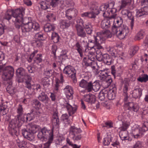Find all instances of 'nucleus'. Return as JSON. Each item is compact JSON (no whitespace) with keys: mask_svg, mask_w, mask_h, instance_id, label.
<instances>
[{"mask_svg":"<svg viewBox=\"0 0 148 148\" xmlns=\"http://www.w3.org/2000/svg\"><path fill=\"white\" fill-rule=\"evenodd\" d=\"M119 136L122 140L129 139L127 138L128 134L127 131H120L119 132Z\"/></svg>","mask_w":148,"mask_h":148,"instance_id":"72a5a7b5","label":"nucleus"},{"mask_svg":"<svg viewBox=\"0 0 148 148\" xmlns=\"http://www.w3.org/2000/svg\"><path fill=\"white\" fill-rule=\"evenodd\" d=\"M43 35L42 34L40 33H37L36 34L35 36V39L38 40H44L43 38Z\"/></svg>","mask_w":148,"mask_h":148,"instance_id":"09e8293b","label":"nucleus"},{"mask_svg":"<svg viewBox=\"0 0 148 148\" xmlns=\"http://www.w3.org/2000/svg\"><path fill=\"white\" fill-rule=\"evenodd\" d=\"M57 49V46L53 45L51 47V53L53 55L54 57L56 58V52Z\"/></svg>","mask_w":148,"mask_h":148,"instance_id":"6e6d98bb","label":"nucleus"},{"mask_svg":"<svg viewBox=\"0 0 148 148\" xmlns=\"http://www.w3.org/2000/svg\"><path fill=\"white\" fill-rule=\"evenodd\" d=\"M75 11L73 9H69L66 11V16L68 17L69 19L71 20L73 16H75Z\"/></svg>","mask_w":148,"mask_h":148,"instance_id":"c85d7f7f","label":"nucleus"},{"mask_svg":"<svg viewBox=\"0 0 148 148\" xmlns=\"http://www.w3.org/2000/svg\"><path fill=\"white\" fill-rule=\"evenodd\" d=\"M106 30L103 32L97 33L96 36H94V40H90L88 41L87 47L90 50H93L95 52L96 49H103V47L101 44L104 41L105 39L102 35L105 34Z\"/></svg>","mask_w":148,"mask_h":148,"instance_id":"f257e3e1","label":"nucleus"},{"mask_svg":"<svg viewBox=\"0 0 148 148\" xmlns=\"http://www.w3.org/2000/svg\"><path fill=\"white\" fill-rule=\"evenodd\" d=\"M129 126V125L126 122H123L122 125L119 128L120 131H126Z\"/></svg>","mask_w":148,"mask_h":148,"instance_id":"49530a36","label":"nucleus"},{"mask_svg":"<svg viewBox=\"0 0 148 148\" xmlns=\"http://www.w3.org/2000/svg\"><path fill=\"white\" fill-rule=\"evenodd\" d=\"M3 71L2 78L3 80H7L13 76L14 70L11 66H5V65H0V71Z\"/></svg>","mask_w":148,"mask_h":148,"instance_id":"39448f33","label":"nucleus"},{"mask_svg":"<svg viewBox=\"0 0 148 148\" xmlns=\"http://www.w3.org/2000/svg\"><path fill=\"white\" fill-rule=\"evenodd\" d=\"M142 146V142L139 141L137 142L134 145L133 148H141Z\"/></svg>","mask_w":148,"mask_h":148,"instance_id":"338daca9","label":"nucleus"},{"mask_svg":"<svg viewBox=\"0 0 148 148\" xmlns=\"http://www.w3.org/2000/svg\"><path fill=\"white\" fill-rule=\"evenodd\" d=\"M73 71H75L74 69L70 65L66 66L63 70L64 73L68 75H70L73 73Z\"/></svg>","mask_w":148,"mask_h":148,"instance_id":"7c9ffc66","label":"nucleus"},{"mask_svg":"<svg viewBox=\"0 0 148 148\" xmlns=\"http://www.w3.org/2000/svg\"><path fill=\"white\" fill-rule=\"evenodd\" d=\"M22 131L23 135L25 138L30 141H32L34 139V135L28 130L23 129Z\"/></svg>","mask_w":148,"mask_h":148,"instance_id":"dca6fc26","label":"nucleus"},{"mask_svg":"<svg viewBox=\"0 0 148 148\" xmlns=\"http://www.w3.org/2000/svg\"><path fill=\"white\" fill-rule=\"evenodd\" d=\"M99 9L98 6L96 5L93 4L90 7L91 11L96 15H97L99 13Z\"/></svg>","mask_w":148,"mask_h":148,"instance_id":"473e14b6","label":"nucleus"},{"mask_svg":"<svg viewBox=\"0 0 148 148\" xmlns=\"http://www.w3.org/2000/svg\"><path fill=\"white\" fill-rule=\"evenodd\" d=\"M144 35V33L143 31L139 32L135 37V38L136 40H140L143 38Z\"/></svg>","mask_w":148,"mask_h":148,"instance_id":"c03bdc74","label":"nucleus"},{"mask_svg":"<svg viewBox=\"0 0 148 148\" xmlns=\"http://www.w3.org/2000/svg\"><path fill=\"white\" fill-rule=\"evenodd\" d=\"M16 75L19 77L27 75V74L25 73V70L22 67H20L16 70Z\"/></svg>","mask_w":148,"mask_h":148,"instance_id":"c756f323","label":"nucleus"},{"mask_svg":"<svg viewBox=\"0 0 148 148\" xmlns=\"http://www.w3.org/2000/svg\"><path fill=\"white\" fill-rule=\"evenodd\" d=\"M131 2V0H122L121 6L124 7L127 5L130 4Z\"/></svg>","mask_w":148,"mask_h":148,"instance_id":"864d4df0","label":"nucleus"},{"mask_svg":"<svg viewBox=\"0 0 148 148\" xmlns=\"http://www.w3.org/2000/svg\"><path fill=\"white\" fill-rule=\"evenodd\" d=\"M65 91L66 92V95L69 97H71L73 94V90L72 89L67 90Z\"/></svg>","mask_w":148,"mask_h":148,"instance_id":"0e129e2a","label":"nucleus"},{"mask_svg":"<svg viewBox=\"0 0 148 148\" xmlns=\"http://www.w3.org/2000/svg\"><path fill=\"white\" fill-rule=\"evenodd\" d=\"M41 112L39 110L36 108L32 109L31 110L30 114L32 120L34 119L35 117L39 116Z\"/></svg>","mask_w":148,"mask_h":148,"instance_id":"b1692460","label":"nucleus"},{"mask_svg":"<svg viewBox=\"0 0 148 148\" xmlns=\"http://www.w3.org/2000/svg\"><path fill=\"white\" fill-rule=\"evenodd\" d=\"M106 90H104L100 92L99 93V98L101 101L104 100L105 98V96H106Z\"/></svg>","mask_w":148,"mask_h":148,"instance_id":"37998d69","label":"nucleus"},{"mask_svg":"<svg viewBox=\"0 0 148 148\" xmlns=\"http://www.w3.org/2000/svg\"><path fill=\"white\" fill-rule=\"evenodd\" d=\"M116 88L113 87L112 89L106 90V96L109 100H113L114 99L115 96V93L116 92Z\"/></svg>","mask_w":148,"mask_h":148,"instance_id":"f3484780","label":"nucleus"},{"mask_svg":"<svg viewBox=\"0 0 148 148\" xmlns=\"http://www.w3.org/2000/svg\"><path fill=\"white\" fill-rule=\"evenodd\" d=\"M41 8L42 9L45 10L48 8V5L47 4L46 2L42 1L40 3Z\"/></svg>","mask_w":148,"mask_h":148,"instance_id":"4d7b16f0","label":"nucleus"},{"mask_svg":"<svg viewBox=\"0 0 148 148\" xmlns=\"http://www.w3.org/2000/svg\"><path fill=\"white\" fill-rule=\"evenodd\" d=\"M18 146L19 148H25L27 147V143L23 140Z\"/></svg>","mask_w":148,"mask_h":148,"instance_id":"774afa93","label":"nucleus"},{"mask_svg":"<svg viewBox=\"0 0 148 148\" xmlns=\"http://www.w3.org/2000/svg\"><path fill=\"white\" fill-rule=\"evenodd\" d=\"M38 98L40 101L45 103H47L49 100V98L47 95L42 91L39 95Z\"/></svg>","mask_w":148,"mask_h":148,"instance_id":"5701e85b","label":"nucleus"},{"mask_svg":"<svg viewBox=\"0 0 148 148\" xmlns=\"http://www.w3.org/2000/svg\"><path fill=\"white\" fill-rule=\"evenodd\" d=\"M95 71V75L99 77L101 80L104 81L105 79V77L109 76L108 73L106 70H101L98 71L97 69H96Z\"/></svg>","mask_w":148,"mask_h":148,"instance_id":"4468645a","label":"nucleus"},{"mask_svg":"<svg viewBox=\"0 0 148 148\" xmlns=\"http://www.w3.org/2000/svg\"><path fill=\"white\" fill-rule=\"evenodd\" d=\"M71 74L70 76L71 77L72 79L73 80V82L74 83H76L77 80V79L75 77L76 75V72L75 71H73V73H72Z\"/></svg>","mask_w":148,"mask_h":148,"instance_id":"bf43d9fd","label":"nucleus"},{"mask_svg":"<svg viewBox=\"0 0 148 148\" xmlns=\"http://www.w3.org/2000/svg\"><path fill=\"white\" fill-rule=\"evenodd\" d=\"M82 130L80 128H77L75 126H71L69 128V134L71 138L74 141L81 140L82 135L81 133Z\"/></svg>","mask_w":148,"mask_h":148,"instance_id":"0eeeda50","label":"nucleus"},{"mask_svg":"<svg viewBox=\"0 0 148 148\" xmlns=\"http://www.w3.org/2000/svg\"><path fill=\"white\" fill-rule=\"evenodd\" d=\"M46 17L48 20L50 21L53 20V19L55 20L56 17L53 13H50L48 14L47 16Z\"/></svg>","mask_w":148,"mask_h":148,"instance_id":"603ef678","label":"nucleus"},{"mask_svg":"<svg viewBox=\"0 0 148 148\" xmlns=\"http://www.w3.org/2000/svg\"><path fill=\"white\" fill-rule=\"evenodd\" d=\"M51 122L53 128H58L59 127L60 122L58 116V112L57 110L53 112Z\"/></svg>","mask_w":148,"mask_h":148,"instance_id":"9b49d317","label":"nucleus"},{"mask_svg":"<svg viewBox=\"0 0 148 148\" xmlns=\"http://www.w3.org/2000/svg\"><path fill=\"white\" fill-rule=\"evenodd\" d=\"M148 130V123L147 122H144L141 128V130L145 132Z\"/></svg>","mask_w":148,"mask_h":148,"instance_id":"5fc2aeb1","label":"nucleus"},{"mask_svg":"<svg viewBox=\"0 0 148 148\" xmlns=\"http://www.w3.org/2000/svg\"><path fill=\"white\" fill-rule=\"evenodd\" d=\"M27 129L34 135V134L36 132L37 130L38 129V126L36 125H31Z\"/></svg>","mask_w":148,"mask_h":148,"instance_id":"ea45409f","label":"nucleus"},{"mask_svg":"<svg viewBox=\"0 0 148 148\" xmlns=\"http://www.w3.org/2000/svg\"><path fill=\"white\" fill-rule=\"evenodd\" d=\"M60 37L58 34L56 33H52L51 39L54 43H57L59 41Z\"/></svg>","mask_w":148,"mask_h":148,"instance_id":"4c0bfd02","label":"nucleus"},{"mask_svg":"<svg viewBox=\"0 0 148 148\" xmlns=\"http://www.w3.org/2000/svg\"><path fill=\"white\" fill-rule=\"evenodd\" d=\"M118 30L113 34H116L120 39H122L125 38L129 32L128 27L125 25H123L122 27L118 28Z\"/></svg>","mask_w":148,"mask_h":148,"instance_id":"9d476101","label":"nucleus"},{"mask_svg":"<svg viewBox=\"0 0 148 148\" xmlns=\"http://www.w3.org/2000/svg\"><path fill=\"white\" fill-rule=\"evenodd\" d=\"M77 27L76 28L78 36L82 38L86 37V34L83 27L80 26Z\"/></svg>","mask_w":148,"mask_h":148,"instance_id":"cd10ccee","label":"nucleus"},{"mask_svg":"<svg viewBox=\"0 0 148 148\" xmlns=\"http://www.w3.org/2000/svg\"><path fill=\"white\" fill-rule=\"evenodd\" d=\"M42 54H40L37 55L36 57L34 59V63L38 64L42 62Z\"/></svg>","mask_w":148,"mask_h":148,"instance_id":"a19ab883","label":"nucleus"},{"mask_svg":"<svg viewBox=\"0 0 148 148\" xmlns=\"http://www.w3.org/2000/svg\"><path fill=\"white\" fill-rule=\"evenodd\" d=\"M62 120L63 121H66V124H69L70 123L69 120V116L67 114H63L62 116Z\"/></svg>","mask_w":148,"mask_h":148,"instance_id":"8fccbe9b","label":"nucleus"},{"mask_svg":"<svg viewBox=\"0 0 148 148\" xmlns=\"http://www.w3.org/2000/svg\"><path fill=\"white\" fill-rule=\"evenodd\" d=\"M37 136L38 138L42 141H45L49 138V140L44 144L43 148H49L53 139V132L52 131L48 130L44 127L38 131Z\"/></svg>","mask_w":148,"mask_h":148,"instance_id":"f03ea898","label":"nucleus"},{"mask_svg":"<svg viewBox=\"0 0 148 148\" xmlns=\"http://www.w3.org/2000/svg\"><path fill=\"white\" fill-rule=\"evenodd\" d=\"M11 78H12L7 80H4L8 81L7 82L9 84L6 88V90L7 92L9 93L12 96L15 93V89L12 86V82L11 80Z\"/></svg>","mask_w":148,"mask_h":148,"instance_id":"6ab92c4d","label":"nucleus"},{"mask_svg":"<svg viewBox=\"0 0 148 148\" xmlns=\"http://www.w3.org/2000/svg\"><path fill=\"white\" fill-rule=\"evenodd\" d=\"M104 80L103 83L106 88L108 87L111 84L112 82V79L110 78L106 77Z\"/></svg>","mask_w":148,"mask_h":148,"instance_id":"58836bf2","label":"nucleus"},{"mask_svg":"<svg viewBox=\"0 0 148 148\" xmlns=\"http://www.w3.org/2000/svg\"><path fill=\"white\" fill-rule=\"evenodd\" d=\"M23 110L22 105L19 104L17 109V113L18 114L17 115H20L23 114Z\"/></svg>","mask_w":148,"mask_h":148,"instance_id":"e2e57ef3","label":"nucleus"},{"mask_svg":"<svg viewBox=\"0 0 148 148\" xmlns=\"http://www.w3.org/2000/svg\"><path fill=\"white\" fill-rule=\"evenodd\" d=\"M132 94L133 97L135 99L139 98L142 94V90L140 88H135Z\"/></svg>","mask_w":148,"mask_h":148,"instance_id":"4be33fe9","label":"nucleus"},{"mask_svg":"<svg viewBox=\"0 0 148 148\" xmlns=\"http://www.w3.org/2000/svg\"><path fill=\"white\" fill-rule=\"evenodd\" d=\"M70 20L69 19L61 20L60 23V27L63 29L68 28L72 23Z\"/></svg>","mask_w":148,"mask_h":148,"instance_id":"aec40b11","label":"nucleus"},{"mask_svg":"<svg viewBox=\"0 0 148 148\" xmlns=\"http://www.w3.org/2000/svg\"><path fill=\"white\" fill-rule=\"evenodd\" d=\"M91 61L88 58V59L87 60L86 57H84L83 60L82 64L83 66H90L92 63V62H90V64L89 63V61Z\"/></svg>","mask_w":148,"mask_h":148,"instance_id":"a18cd8bd","label":"nucleus"},{"mask_svg":"<svg viewBox=\"0 0 148 148\" xmlns=\"http://www.w3.org/2000/svg\"><path fill=\"white\" fill-rule=\"evenodd\" d=\"M22 17V23L24 25L22 27L23 32H28L32 30H37L39 28V24L36 22H29L28 18H23Z\"/></svg>","mask_w":148,"mask_h":148,"instance_id":"7ed1b4c3","label":"nucleus"},{"mask_svg":"<svg viewBox=\"0 0 148 148\" xmlns=\"http://www.w3.org/2000/svg\"><path fill=\"white\" fill-rule=\"evenodd\" d=\"M30 116L29 113L27 114V115L23 114L20 115H17L16 118L12 120V123L13 124V125L14 126H15V125L20 127L25 121H30L32 120Z\"/></svg>","mask_w":148,"mask_h":148,"instance_id":"423d86ee","label":"nucleus"},{"mask_svg":"<svg viewBox=\"0 0 148 148\" xmlns=\"http://www.w3.org/2000/svg\"><path fill=\"white\" fill-rule=\"evenodd\" d=\"M101 26L102 29H105L106 30L110 27V21L108 19L103 20L101 23Z\"/></svg>","mask_w":148,"mask_h":148,"instance_id":"bb28decb","label":"nucleus"},{"mask_svg":"<svg viewBox=\"0 0 148 148\" xmlns=\"http://www.w3.org/2000/svg\"><path fill=\"white\" fill-rule=\"evenodd\" d=\"M84 100L91 104L94 103L96 101V97L95 95L90 94L86 95L84 96Z\"/></svg>","mask_w":148,"mask_h":148,"instance_id":"a211bd4d","label":"nucleus"},{"mask_svg":"<svg viewBox=\"0 0 148 148\" xmlns=\"http://www.w3.org/2000/svg\"><path fill=\"white\" fill-rule=\"evenodd\" d=\"M32 103L33 105H35L37 107H39L41 105L40 103L36 99H34L32 101Z\"/></svg>","mask_w":148,"mask_h":148,"instance_id":"680f3d73","label":"nucleus"},{"mask_svg":"<svg viewBox=\"0 0 148 148\" xmlns=\"http://www.w3.org/2000/svg\"><path fill=\"white\" fill-rule=\"evenodd\" d=\"M25 87L28 88V92L29 94L31 95L34 93V89H35L34 85H32L30 82L28 81H25Z\"/></svg>","mask_w":148,"mask_h":148,"instance_id":"393cba45","label":"nucleus"},{"mask_svg":"<svg viewBox=\"0 0 148 148\" xmlns=\"http://www.w3.org/2000/svg\"><path fill=\"white\" fill-rule=\"evenodd\" d=\"M124 101L125 102L124 107L126 109L131 111L137 112L139 108L138 105L133 102H127L128 99L127 94H125Z\"/></svg>","mask_w":148,"mask_h":148,"instance_id":"6e6552de","label":"nucleus"},{"mask_svg":"<svg viewBox=\"0 0 148 148\" xmlns=\"http://www.w3.org/2000/svg\"><path fill=\"white\" fill-rule=\"evenodd\" d=\"M66 107L69 112V116L73 114L77 109L76 106L74 105L73 107L69 103H67Z\"/></svg>","mask_w":148,"mask_h":148,"instance_id":"412c9836","label":"nucleus"},{"mask_svg":"<svg viewBox=\"0 0 148 148\" xmlns=\"http://www.w3.org/2000/svg\"><path fill=\"white\" fill-rule=\"evenodd\" d=\"M13 124L12 123V121L9 124V126L10 129V133L12 135H13L14 134V133L16 132V130L18 129L17 127H19L18 126H16L15 125V126L13 125Z\"/></svg>","mask_w":148,"mask_h":148,"instance_id":"e433bc0d","label":"nucleus"},{"mask_svg":"<svg viewBox=\"0 0 148 148\" xmlns=\"http://www.w3.org/2000/svg\"><path fill=\"white\" fill-rule=\"evenodd\" d=\"M98 60L101 61H103L104 62L108 65H110L112 62V56L108 54H104L102 55V58H97Z\"/></svg>","mask_w":148,"mask_h":148,"instance_id":"ddd939ff","label":"nucleus"},{"mask_svg":"<svg viewBox=\"0 0 148 148\" xmlns=\"http://www.w3.org/2000/svg\"><path fill=\"white\" fill-rule=\"evenodd\" d=\"M25 10L24 8H21L12 11L13 18L12 21L14 23L16 27L18 29H19L21 27L22 28L23 26H22V18L25 13Z\"/></svg>","mask_w":148,"mask_h":148,"instance_id":"20e7f679","label":"nucleus"},{"mask_svg":"<svg viewBox=\"0 0 148 148\" xmlns=\"http://www.w3.org/2000/svg\"><path fill=\"white\" fill-rule=\"evenodd\" d=\"M85 28L87 34L90 35L92 32V26L90 24L86 25Z\"/></svg>","mask_w":148,"mask_h":148,"instance_id":"79ce46f5","label":"nucleus"},{"mask_svg":"<svg viewBox=\"0 0 148 148\" xmlns=\"http://www.w3.org/2000/svg\"><path fill=\"white\" fill-rule=\"evenodd\" d=\"M127 16L128 18L131 20L130 25L131 28L132 29L134 26V16L133 15L132 13L130 12H129Z\"/></svg>","mask_w":148,"mask_h":148,"instance_id":"c9c22d12","label":"nucleus"},{"mask_svg":"<svg viewBox=\"0 0 148 148\" xmlns=\"http://www.w3.org/2000/svg\"><path fill=\"white\" fill-rule=\"evenodd\" d=\"M79 85L80 87L86 89L89 92L91 88V82H88L83 79L79 82Z\"/></svg>","mask_w":148,"mask_h":148,"instance_id":"2eb2a0df","label":"nucleus"},{"mask_svg":"<svg viewBox=\"0 0 148 148\" xmlns=\"http://www.w3.org/2000/svg\"><path fill=\"white\" fill-rule=\"evenodd\" d=\"M58 0H51L50 3V5L53 8H54L57 6Z\"/></svg>","mask_w":148,"mask_h":148,"instance_id":"052dcab7","label":"nucleus"},{"mask_svg":"<svg viewBox=\"0 0 148 148\" xmlns=\"http://www.w3.org/2000/svg\"><path fill=\"white\" fill-rule=\"evenodd\" d=\"M140 4L142 6H144L140 9L136 10V16L137 17L148 14V7L147 6L148 5V0H142Z\"/></svg>","mask_w":148,"mask_h":148,"instance_id":"1a4fd4ad","label":"nucleus"},{"mask_svg":"<svg viewBox=\"0 0 148 148\" xmlns=\"http://www.w3.org/2000/svg\"><path fill=\"white\" fill-rule=\"evenodd\" d=\"M77 24L76 25V28H77V27L79 26L82 27L83 24V21L82 19H78L77 21Z\"/></svg>","mask_w":148,"mask_h":148,"instance_id":"69168bd1","label":"nucleus"},{"mask_svg":"<svg viewBox=\"0 0 148 148\" xmlns=\"http://www.w3.org/2000/svg\"><path fill=\"white\" fill-rule=\"evenodd\" d=\"M111 140V139L110 138H104L103 143L104 145L108 146L110 144V142Z\"/></svg>","mask_w":148,"mask_h":148,"instance_id":"3c124183","label":"nucleus"},{"mask_svg":"<svg viewBox=\"0 0 148 148\" xmlns=\"http://www.w3.org/2000/svg\"><path fill=\"white\" fill-rule=\"evenodd\" d=\"M138 80L141 82H146L148 81V76L147 75H144V77H139L138 78Z\"/></svg>","mask_w":148,"mask_h":148,"instance_id":"de8ad7c7","label":"nucleus"},{"mask_svg":"<svg viewBox=\"0 0 148 148\" xmlns=\"http://www.w3.org/2000/svg\"><path fill=\"white\" fill-rule=\"evenodd\" d=\"M31 44L34 47H40L42 46V42L39 40L35 39L32 41Z\"/></svg>","mask_w":148,"mask_h":148,"instance_id":"f704fd0d","label":"nucleus"},{"mask_svg":"<svg viewBox=\"0 0 148 148\" xmlns=\"http://www.w3.org/2000/svg\"><path fill=\"white\" fill-rule=\"evenodd\" d=\"M116 23H114L113 25L112 26V29L113 34L117 31L118 28L122 27L123 20L121 17H118L117 19L116 20Z\"/></svg>","mask_w":148,"mask_h":148,"instance_id":"f8f14e48","label":"nucleus"},{"mask_svg":"<svg viewBox=\"0 0 148 148\" xmlns=\"http://www.w3.org/2000/svg\"><path fill=\"white\" fill-rule=\"evenodd\" d=\"M89 90V92L91 91L92 90L96 92L99 90L100 87L99 84L97 82H95L93 83L91 82V88Z\"/></svg>","mask_w":148,"mask_h":148,"instance_id":"2f4dec72","label":"nucleus"},{"mask_svg":"<svg viewBox=\"0 0 148 148\" xmlns=\"http://www.w3.org/2000/svg\"><path fill=\"white\" fill-rule=\"evenodd\" d=\"M55 29V27L53 24L47 23L44 27V31L47 32L53 31Z\"/></svg>","mask_w":148,"mask_h":148,"instance_id":"a878e982","label":"nucleus"},{"mask_svg":"<svg viewBox=\"0 0 148 148\" xmlns=\"http://www.w3.org/2000/svg\"><path fill=\"white\" fill-rule=\"evenodd\" d=\"M139 49L138 47L136 46L134 47L130 52V54L132 56L134 55Z\"/></svg>","mask_w":148,"mask_h":148,"instance_id":"13d9d810","label":"nucleus"}]
</instances>
